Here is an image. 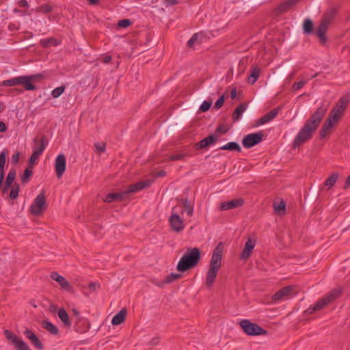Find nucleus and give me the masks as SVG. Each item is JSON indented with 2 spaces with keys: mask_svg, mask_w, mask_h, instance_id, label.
Segmentation results:
<instances>
[{
  "mask_svg": "<svg viewBox=\"0 0 350 350\" xmlns=\"http://www.w3.org/2000/svg\"><path fill=\"white\" fill-rule=\"evenodd\" d=\"M335 14V10L333 9L329 10L324 15L323 18H327L329 20V23L331 22Z\"/></svg>",
  "mask_w": 350,
  "mask_h": 350,
  "instance_id": "49530a36",
  "label": "nucleus"
},
{
  "mask_svg": "<svg viewBox=\"0 0 350 350\" xmlns=\"http://www.w3.org/2000/svg\"><path fill=\"white\" fill-rule=\"evenodd\" d=\"M33 172L31 167H27L25 169L23 174L21 176V181L23 183H26L29 181V179L32 176Z\"/></svg>",
  "mask_w": 350,
  "mask_h": 350,
  "instance_id": "c9c22d12",
  "label": "nucleus"
},
{
  "mask_svg": "<svg viewBox=\"0 0 350 350\" xmlns=\"http://www.w3.org/2000/svg\"><path fill=\"white\" fill-rule=\"evenodd\" d=\"M260 75V70L258 68H254L252 70L250 76L248 77V81L254 84L258 79Z\"/></svg>",
  "mask_w": 350,
  "mask_h": 350,
  "instance_id": "473e14b6",
  "label": "nucleus"
},
{
  "mask_svg": "<svg viewBox=\"0 0 350 350\" xmlns=\"http://www.w3.org/2000/svg\"><path fill=\"white\" fill-rule=\"evenodd\" d=\"M328 25L329 20H327V18H323L322 21L321 22L320 25H319L316 31V33L322 43L325 42L327 40L325 33L327 31Z\"/></svg>",
  "mask_w": 350,
  "mask_h": 350,
  "instance_id": "a211bd4d",
  "label": "nucleus"
},
{
  "mask_svg": "<svg viewBox=\"0 0 350 350\" xmlns=\"http://www.w3.org/2000/svg\"><path fill=\"white\" fill-rule=\"evenodd\" d=\"M247 105L246 103H243L240 104L235 109L234 111L233 112V114L232 116V120L234 122H237L238 120H239L241 118L243 113L247 109Z\"/></svg>",
  "mask_w": 350,
  "mask_h": 350,
  "instance_id": "4be33fe9",
  "label": "nucleus"
},
{
  "mask_svg": "<svg viewBox=\"0 0 350 350\" xmlns=\"http://www.w3.org/2000/svg\"><path fill=\"white\" fill-rule=\"evenodd\" d=\"M224 96H221L219 98V99L215 102V108L217 109H219L224 104Z\"/></svg>",
  "mask_w": 350,
  "mask_h": 350,
  "instance_id": "8fccbe9b",
  "label": "nucleus"
},
{
  "mask_svg": "<svg viewBox=\"0 0 350 350\" xmlns=\"http://www.w3.org/2000/svg\"><path fill=\"white\" fill-rule=\"evenodd\" d=\"M64 90H65L64 86L62 85V86L57 87L52 90L51 96L53 98H57L63 94Z\"/></svg>",
  "mask_w": 350,
  "mask_h": 350,
  "instance_id": "e433bc0d",
  "label": "nucleus"
},
{
  "mask_svg": "<svg viewBox=\"0 0 350 350\" xmlns=\"http://www.w3.org/2000/svg\"><path fill=\"white\" fill-rule=\"evenodd\" d=\"M200 259V250L198 247L188 248L187 252L181 257L178 265L177 270L181 272L195 267Z\"/></svg>",
  "mask_w": 350,
  "mask_h": 350,
  "instance_id": "20e7f679",
  "label": "nucleus"
},
{
  "mask_svg": "<svg viewBox=\"0 0 350 350\" xmlns=\"http://www.w3.org/2000/svg\"><path fill=\"white\" fill-rule=\"evenodd\" d=\"M166 6H171L177 3V0H165Z\"/></svg>",
  "mask_w": 350,
  "mask_h": 350,
  "instance_id": "3c124183",
  "label": "nucleus"
},
{
  "mask_svg": "<svg viewBox=\"0 0 350 350\" xmlns=\"http://www.w3.org/2000/svg\"><path fill=\"white\" fill-rule=\"evenodd\" d=\"M127 311L125 308L122 309L118 314H116L111 320V323L113 325H118L122 323L126 318Z\"/></svg>",
  "mask_w": 350,
  "mask_h": 350,
  "instance_id": "5701e85b",
  "label": "nucleus"
},
{
  "mask_svg": "<svg viewBox=\"0 0 350 350\" xmlns=\"http://www.w3.org/2000/svg\"><path fill=\"white\" fill-rule=\"evenodd\" d=\"M95 152L97 154L104 152L106 149V144L104 142H97L94 144Z\"/></svg>",
  "mask_w": 350,
  "mask_h": 350,
  "instance_id": "4c0bfd02",
  "label": "nucleus"
},
{
  "mask_svg": "<svg viewBox=\"0 0 350 350\" xmlns=\"http://www.w3.org/2000/svg\"><path fill=\"white\" fill-rule=\"evenodd\" d=\"M177 209L176 206L172 208V214L169 217V223L173 231L180 232L185 228V224Z\"/></svg>",
  "mask_w": 350,
  "mask_h": 350,
  "instance_id": "9d476101",
  "label": "nucleus"
},
{
  "mask_svg": "<svg viewBox=\"0 0 350 350\" xmlns=\"http://www.w3.org/2000/svg\"><path fill=\"white\" fill-rule=\"evenodd\" d=\"M46 197L44 191H42L33 200L30 206V212L33 215L39 216L46 209Z\"/></svg>",
  "mask_w": 350,
  "mask_h": 350,
  "instance_id": "1a4fd4ad",
  "label": "nucleus"
},
{
  "mask_svg": "<svg viewBox=\"0 0 350 350\" xmlns=\"http://www.w3.org/2000/svg\"><path fill=\"white\" fill-rule=\"evenodd\" d=\"M40 42V44L43 47H48L50 46H57V45H59L60 43L57 39H55L54 38H49L42 39Z\"/></svg>",
  "mask_w": 350,
  "mask_h": 350,
  "instance_id": "c756f323",
  "label": "nucleus"
},
{
  "mask_svg": "<svg viewBox=\"0 0 350 350\" xmlns=\"http://www.w3.org/2000/svg\"><path fill=\"white\" fill-rule=\"evenodd\" d=\"M263 135L261 132L250 133L244 137L242 141L243 146L250 148L259 144L262 140Z\"/></svg>",
  "mask_w": 350,
  "mask_h": 350,
  "instance_id": "9b49d317",
  "label": "nucleus"
},
{
  "mask_svg": "<svg viewBox=\"0 0 350 350\" xmlns=\"http://www.w3.org/2000/svg\"><path fill=\"white\" fill-rule=\"evenodd\" d=\"M19 191H20L19 185L17 183H14L12 186H11L10 198L13 200L17 198V197L18 196Z\"/></svg>",
  "mask_w": 350,
  "mask_h": 350,
  "instance_id": "f704fd0d",
  "label": "nucleus"
},
{
  "mask_svg": "<svg viewBox=\"0 0 350 350\" xmlns=\"http://www.w3.org/2000/svg\"><path fill=\"white\" fill-rule=\"evenodd\" d=\"M308 81V79H302L299 82L294 83L292 86L293 90L297 91V90L302 88L304 86V85L306 84Z\"/></svg>",
  "mask_w": 350,
  "mask_h": 350,
  "instance_id": "58836bf2",
  "label": "nucleus"
},
{
  "mask_svg": "<svg viewBox=\"0 0 350 350\" xmlns=\"http://www.w3.org/2000/svg\"><path fill=\"white\" fill-rule=\"evenodd\" d=\"M217 139V137L213 135H209L207 137L202 139L198 144V148H204L208 146L213 144Z\"/></svg>",
  "mask_w": 350,
  "mask_h": 350,
  "instance_id": "b1692460",
  "label": "nucleus"
},
{
  "mask_svg": "<svg viewBox=\"0 0 350 350\" xmlns=\"http://www.w3.org/2000/svg\"><path fill=\"white\" fill-rule=\"evenodd\" d=\"M16 176V173L14 170H10L6 176L5 184H7V186H12L14 185L13 183L15 180Z\"/></svg>",
  "mask_w": 350,
  "mask_h": 350,
  "instance_id": "7c9ffc66",
  "label": "nucleus"
},
{
  "mask_svg": "<svg viewBox=\"0 0 350 350\" xmlns=\"http://www.w3.org/2000/svg\"><path fill=\"white\" fill-rule=\"evenodd\" d=\"M295 73V72H293L291 73V74L288 75V77H287V79H288V80H291V79L293 78Z\"/></svg>",
  "mask_w": 350,
  "mask_h": 350,
  "instance_id": "0e129e2a",
  "label": "nucleus"
},
{
  "mask_svg": "<svg viewBox=\"0 0 350 350\" xmlns=\"http://www.w3.org/2000/svg\"><path fill=\"white\" fill-rule=\"evenodd\" d=\"M51 278L55 282H57L62 288L65 289L68 291H72V286L66 280L64 277L59 275L57 272H52Z\"/></svg>",
  "mask_w": 350,
  "mask_h": 350,
  "instance_id": "f3484780",
  "label": "nucleus"
},
{
  "mask_svg": "<svg viewBox=\"0 0 350 350\" xmlns=\"http://www.w3.org/2000/svg\"><path fill=\"white\" fill-rule=\"evenodd\" d=\"M180 276L181 275L178 273H171L169 275H167L163 281L159 283H155V284L159 286H163V285L165 284L171 283L178 280V278H180Z\"/></svg>",
  "mask_w": 350,
  "mask_h": 350,
  "instance_id": "cd10ccee",
  "label": "nucleus"
},
{
  "mask_svg": "<svg viewBox=\"0 0 350 350\" xmlns=\"http://www.w3.org/2000/svg\"><path fill=\"white\" fill-rule=\"evenodd\" d=\"M293 290V287L287 286L273 295L271 299L274 302H280L288 298Z\"/></svg>",
  "mask_w": 350,
  "mask_h": 350,
  "instance_id": "2eb2a0df",
  "label": "nucleus"
},
{
  "mask_svg": "<svg viewBox=\"0 0 350 350\" xmlns=\"http://www.w3.org/2000/svg\"><path fill=\"white\" fill-rule=\"evenodd\" d=\"M328 109V104L323 102L321 106L312 113L304 126L297 133L293 141V146L297 148L308 141L317 130Z\"/></svg>",
  "mask_w": 350,
  "mask_h": 350,
  "instance_id": "f257e3e1",
  "label": "nucleus"
},
{
  "mask_svg": "<svg viewBox=\"0 0 350 350\" xmlns=\"http://www.w3.org/2000/svg\"><path fill=\"white\" fill-rule=\"evenodd\" d=\"M212 105V101L204 100L200 107L201 111L205 112L208 111Z\"/></svg>",
  "mask_w": 350,
  "mask_h": 350,
  "instance_id": "c03bdc74",
  "label": "nucleus"
},
{
  "mask_svg": "<svg viewBox=\"0 0 350 350\" xmlns=\"http://www.w3.org/2000/svg\"><path fill=\"white\" fill-rule=\"evenodd\" d=\"M42 327L51 334L57 335L59 332L58 328L49 321H44L42 322Z\"/></svg>",
  "mask_w": 350,
  "mask_h": 350,
  "instance_id": "bb28decb",
  "label": "nucleus"
},
{
  "mask_svg": "<svg viewBox=\"0 0 350 350\" xmlns=\"http://www.w3.org/2000/svg\"><path fill=\"white\" fill-rule=\"evenodd\" d=\"M20 154L19 152H16V154L12 155V161L15 163L18 162Z\"/></svg>",
  "mask_w": 350,
  "mask_h": 350,
  "instance_id": "603ef678",
  "label": "nucleus"
},
{
  "mask_svg": "<svg viewBox=\"0 0 350 350\" xmlns=\"http://www.w3.org/2000/svg\"><path fill=\"white\" fill-rule=\"evenodd\" d=\"M7 130V126L3 122H0V132L3 133Z\"/></svg>",
  "mask_w": 350,
  "mask_h": 350,
  "instance_id": "864d4df0",
  "label": "nucleus"
},
{
  "mask_svg": "<svg viewBox=\"0 0 350 350\" xmlns=\"http://www.w3.org/2000/svg\"><path fill=\"white\" fill-rule=\"evenodd\" d=\"M279 110L278 109H273L267 114L261 117L257 122L258 125H262L269 121L272 120L278 115Z\"/></svg>",
  "mask_w": 350,
  "mask_h": 350,
  "instance_id": "412c9836",
  "label": "nucleus"
},
{
  "mask_svg": "<svg viewBox=\"0 0 350 350\" xmlns=\"http://www.w3.org/2000/svg\"><path fill=\"white\" fill-rule=\"evenodd\" d=\"M165 176V171H160L157 173L156 176L157 177H162Z\"/></svg>",
  "mask_w": 350,
  "mask_h": 350,
  "instance_id": "bf43d9fd",
  "label": "nucleus"
},
{
  "mask_svg": "<svg viewBox=\"0 0 350 350\" xmlns=\"http://www.w3.org/2000/svg\"><path fill=\"white\" fill-rule=\"evenodd\" d=\"M38 12L48 13L51 11V7L49 5L44 4L36 9Z\"/></svg>",
  "mask_w": 350,
  "mask_h": 350,
  "instance_id": "ea45409f",
  "label": "nucleus"
},
{
  "mask_svg": "<svg viewBox=\"0 0 350 350\" xmlns=\"http://www.w3.org/2000/svg\"><path fill=\"white\" fill-rule=\"evenodd\" d=\"M98 285L96 283L92 282L88 285V288L92 291H95Z\"/></svg>",
  "mask_w": 350,
  "mask_h": 350,
  "instance_id": "6e6d98bb",
  "label": "nucleus"
},
{
  "mask_svg": "<svg viewBox=\"0 0 350 350\" xmlns=\"http://www.w3.org/2000/svg\"><path fill=\"white\" fill-rule=\"evenodd\" d=\"M187 154L183 152L180 153H176L171 154L170 156V159L172 161H178V160H183L185 157H186Z\"/></svg>",
  "mask_w": 350,
  "mask_h": 350,
  "instance_id": "37998d69",
  "label": "nucleus"
},
{
  "mask_svg": "<svg viewBox=\"0 0 350 350\" xmlns=\"http://www.w3.org/2000/svg\"><path fill=\"white\" fill-rule=\"evenodd\" d=\"M4 335L17 349V350H30L28 345L21 339L18 338L15 334L6 329L4 331Z\"/></svg>",
  "mask_w": 350,
  "mask_h": 350,
  "instance_id": "ddd939ff",
  "label": "nucleus"
},
{
  "mask_svg": "<svg viewBox=\"0 0 350 350\" xmlns=\"http://www.w3.org/2000/svg\"><path fill=\"white\" fill-rule=\"evenodd\" d=\"M58 317L66 327H70L71 326L72 323L68 314L64 308L59 310Z\"/></svg>",
  "mask_w": 350,
  "mask_h": 350,
  "instance_id": "393cba45",
  "label": "nucleus"
},
{
  "mask_svg": "<svg viewBox=\"0 0 350 350\" xmlns=\"http://www.w3.org/2000/svg\"><path fill=\"white\" fill-rule=\"evenodd\" d=\"M40 157V156L38 155L37 154V152H32V154L31 155L29 160V163L30 165L34 164L36 162V161L39 159Z\"/></svg>",
  "mask_w": 350,
  "mask_h": 350,
  "instance_id": "09e8293b",
  "label": "nucleus"
},
{
  "mask_svg": "<svg viewBox=\"0 0 350 350\" xmlns=\"http://www.w3.org/2000/svg\"><path fill=\"white\" fill-rule=\"evenodd\" d=\"M10 187H11V186H7V184H5L2 189L3 193L8 192Z\"/></svg>",
  "mask_w": 350,
  "mask_h": 350,
  "instance_id": "052dcab7",
  "label": "nucleus"
},
{
  "mask_svg": "<svg viewBox=\"0 0 350 350\" xmlns=\"http://www.w3.org/2000/svg\"><path fill=\"white\" fill-rule=\"evenodd\" d=\"M24 334L26 336L27 338L30 340L31 343L40 350L43 349V345L38 339V338L36 336V334L30 329H26L24 332Z\"/></svg>",
  "mask_w": 350,
  "mask_h": 350,
  "instance_id": "aec40b11",
  "label": "nucleus"
},
{
  "mask_svg": "<svg viewBox=\"0 0 350 350\" xmlns=\"http://www.w3.org/2000/svg\"><path fill=\"white\" fill-rule=\"evenodd\" d=\"M350 187V175L347 177L346 182L345 183L344 187L347 188Z\"/></svg>",
  "mask_w": 350,
  "mask_h": 350,
  "instance_id": "13d9d810",
  "label": "nucleus"
},
{
  "mask_svg": "<svg viewBox=\"0 0 350 350\" xmlns=\"http://www.w3.org/2000/svg\"><path fill=\"white\" fill-rule=\"evenodd\" d=\"M184 211L181 210L180 213L183 214L184 211L186 212L188 216H192L193 213V205L190 202L189 200H185L183 201Z\"/></svg>",
  "mask_w": 350,
  "mask_h": 350,
  "instance_id": "c85d7f7f",
  "label": "nucleus"
},
{
  "mask_svg": "<svg viewBox=\"0 0 350 350\" xmlns=\"http://www.w3.org/2000/svg\"><path fill=\"white\" fill-rule=\"evenodd\" d=\"M274 210L277 213H280L282 211H284L285 210V203L282 201L279 203H275L274 205Z\"/></svg>",
  "mask_w": 350,
  "mask_h": 350,
  "instance_id": "a19ab883",
  "label": "nucleus"
},
{
  "mask_svg": "<svg viewBox=\"0 0 350 350\" xmlns=\"http://www.w3.org/2000/svg\"><path fill=\"white\" fill-rule=\"evenodd\" d=\"M40 75L20 76L10 79L3 81L0 83V86H14L23 85L26 90H34L36 86L32 84V81L39 79Z\"/></svg>",
  "mask_w": 350,
  "mask_h": 350,
  "instance_id": "423d86ee",
  "label": "nucleus"
},
{
  "mask_svg": "<svg viewBox=\"0 0 350 350\" xmlns=\"http://www.w3.org/2000/svg\"><path fill=\"white\" fill-rule=\"evenodd\" d=\"M219 149L236 152H241V150L239 144L234 142H228V144L221 146Z\"/></svg>",
  "mask_w": 350,
  "mask_h": 350,
  "instance_id": "a878e982",
  "label": "nucleus"
},
{
  "mask_svg": "<svg viewBox=\"0 0 350 350\" xmlns=\"http://www.w3.org/2000/svg\"><path fill=\"white\" fill-rule=\"evenodd\" d=\"M243 200L241 198L234 199L230 201L224 202L220 204L219 209L221 211H227L237 207L242 206L243 204Z\"/></svg>",
  "mask_w": 350,
  "mask_h": 350,
  "instance_id": "dca6fc26",
  "label": "nucleus"
},
{
  "mask_svg": "<svg viewBox=\"0 0 350 350\" xmlns=\"http://www.w3.org/2000/svg\"><path fill=\"white\" fill-rule=\"evenodd\" d=\"M299 1V0H288L282 5L281 8L282 10H287L290 7L295 5Z\"/></svg>",
  "mask_w": 350,
  "mask_h": 350,
  "instance_id": "79ce46f5",
  "label": "nucleus"
},
{
  "mask_svg": "<svg viewBox=\"0 0 350 350\" xmlns=\"http://www.w3.org/2000/svg\"><path fill=\"white\" fill-rule=\"evenodd\" d=\"M338 178V175L337 173L332 174L330 176H329L325 182V185L328 187V188H331L334 185L337 179Z\"/></svg>",
  "mask_w": 350,
  "mask_h": 350,
  "instance_id": "2f4dec72",
  "label": "nucleus"
},
{
  "mask_svg": "<svg viewBox=\"0 0 350 350\" xmlns=\"http://www.w3.org/2000/svg\"><path fill=\"white\" fill-rule=\"evenodd\" d=\"M111 57L110 55H106L103 57V62L105 64H107L111 61Z\"/></svg>",
  "mask_w": 350,
  "mask_h": 350,
  "instance_id": "4d7b16f0",
  "label": "nucleus"
},
{
  "mask_svg": "<svg viewBox=\"0 0 350 350\" xmlns=\"http://www.w3.org/2000/svg\"><path fill=\"white\" fill-rule=\"evenodd\" d=\"M304 31L305 33L309 34L313 31V24L310 19H306L303 25Z\"/></svg>",
  "mask_w": 350,
  "mask_h": 350,
  "instance_id": "72a5a7b5",
  "label": "nucleus"
},
{
  "mask_svg": "<svg viewBox=\"0 0 350 350\" xmlns=\"http://www.w3.org/2000/svg\"><path fill=\"white\" fill-rule=\"evenodd\" d=\"M198 34L195 33L188 41L187 45L189 47H194L196 44L198 43Z\"/></svg>",
  "mask_w": 350,
  "mask_h": 350,
  "instance_id": "a18cd8bd",
  "label": "nucleus"
},
{
  "mask_svg": "<svg viewBox=\"0 0 350 350\" xmlns=\"http://www.w3.org/2000/svg\"><path fill=\"white\" fill-rule=\"evenodd\" d=\"M131 21L130 19H122L118 22V26L122 28H125L131 25Z\"/></svg>",
  "mask_w": 350,
  "mask_h": 350,
  "instance_id": "de8ad7c7",
  "label": "nucleus"
},
{
  "mask_svg": "<svg viewBox=\"0 0 350 350\" xmlns=\"http://www.w3.org/2000/svg\"><path fill=\"white\" fill-rule=\"evenodd\" d=\"M256 243V239L254 235L250 236L243 247V251L241 253L240 258L243 260H247L252 254Z\"/></svg>",
  "mask_w": 350,
  "mask_h": 350,
  "instance_id": "f8f14e48",
  "label": "nucleus"
},
{
  "mask_svg": "<svg viewBox=\"0 0 350 350\" xmlns=\"http://www.w3.org/2000/svg\"><path fill=\"white\" fill-rule=\"evenodd\" d=\"M340 290L338 288L334 289L323 296L320 300L310 306L305 312L310 314L315 312L320 311L325 308L328 304L333 302L340 295Z\"/></svg>",
  "mask_w": 350,
  "mask_h": 350,
  "instance_id": "0eeeda50",
  "label": "nucleus"
},
{
  "mask_svg": "<svg viewBox=\"0 0 350 350\" xmlns=\"http://www.w3.org/2000/svg\"><path fill=\"white\" fill-rule=\"evenodd\" d=\"M33 142L36 145L33 148V152H37L38 155L41 156L47 146L45 137H42L40 139L35 138Z\"/></svg>",
  "mask_w": 350,
  "mask_h": 350,
  "instance_id": "6ab92c4d",
  "label": "nucleus"
},
{
  "mask_svg": "<svg viewBox=\"0 0 350 350\" xmlns=\"http://www.w3.org/2000/svg\"><path fill=\"white\" fill-rule=\"evenodd\" d=\"M223 257V245L219 243L215 248L209 264L206 276V286L211 288L216 279L217 275L221 269Z\"/></svg>",
  "mask_w": 350,
  "mask_h": 350,
  "instance_id": "7ed1b4c3",
  "label": "nucleus"
},
{
  "mask_svg": "<svg viewBox=\"0 0 350 350\" xmlns=\"http://www.w3.org/2000/svg\"><path fill=\"white\" fill-rule=\"evenodd\" d=\"M348 103L349 98L347 97H342L340 98L331 111L328 118L325 122L320 131L321 137H325L330 129L338 122L340 118L342 116Z\"/></svg>",
  "mask_w": 350,
  "mask_h": 350,
  "instance_id": "f03ea898",
  "label": "nucleus"
},
{
  "mask_svg": "<svg viewBox=\"0 0 350 350\" xmlns=\"http://www.w3.org/2000/svg\"><path fill=\"white\" fill-rule=\"evenodd\" d=\"M73 312H74L76 315H78V314H79V312H78L77 310H75V309H74V310H73Z\"/></svg>",
  "mask_w": 350,
  "mask_h": 350,
  "instance_id": "338daca9",
  "label": "nucleus"
},
{
  "mask_svg": "<svg viewBox=\"0 0 350 350\" xmlns=\"http://www.w3.org/2000/svg\"><path fill=\"white\" fill-rule=\"evenodd\" d=\"M152 345H156L158 343V338H153L151 341Z\"/></svg>",
  "mask_w": 350,
  "mask_h": 350,
  "instance_id": "e2e57ef3",
  "label": "nucleus"
},
{
  "mask_svg": "<svg viewBox=\"0 0 350 350\" xmlns=\"http://www.w3.org/2000/svg\"><path fill=\"white\" fill-rule=\"evenodd\" d=\"M66 160L63 154H59L55 161V172L58 178H61L66 170Z\"/></svg>",
  "mask_w": 350,
  "mask_h": 350,
  "instance_id": "4468645a",
  "label": "nucleus"
},
{
  "mask_svg": "<svg viewBox=\"0 0 350 350\" xmlns=\"http://www.w3.org/2000/svg\"><path fill=\"white\" fill-rule=\"evenodd\" d=\"M90 4H95L97 3L98 0H88Z\"/></svg>",
  "mask_w": 350,
  "mask_h": 350,
  "instance_id": "69168bd1",
  "label": "nucleus"
},
{
  "mask_svg": "<svg viewBox=\"0 0 350 350\" xmlns=\"http://www.w3.org/2000/svg\"><path fill=\"white\" fill-rule=\"evenodd\" d=\"M19 5L21 7L28 8L29 3L27 0H21L19 1Z\"/></svg>",
  "mask_w": 350,
  "mask_h": 350,
  "instance_id": "5fc2aeb1",
  "label": "nucleus"
},
{
  "mask_svg": "<svg viewBox=\"0 0 350 350\" xmlns=\"http://www.w3.org/2000/svg\"><path fill=\"white\" fill-rule=\"evenodd\" d=\"M152 184V180H146L144 181L138 182L135 184L129 185L126 190L121 193H113L107 195L104 199L106 202H112L115 200H122L124 198L125 195L129 193H134L139 191L144 188L149 187Z\"/></svg>",
  "mask_w": 350,
  "mask_h": 350,
  "instance_id": "39448f33",
  "label": "nucleus"
},
{
  "mask_svg": "<svg viewBox=\"0 0 350 350\" xmlns=\"http://www.w3.org/2000/svg\"><path fill=\"white\" fill-rule=\"evenodd\" d=\"M230 96L232 97V98H234L237 96V92H236V90H232L231 91V93H230Z\"/></svg>",
  "mask_w": 350,
  "mask_h": 350,
  "instance_id": "680f3d73",
  "label": "nucleus"
},
{
  "mask_svg": "<svg viewBox=\"0 0 350 350\" xmlns=\"http://www.w3.org/2000/svg\"><path fill=\"white\" fill-rule=\"evenodd\" d=\"M239 325L243 332L248 336H261L266 335L267 331L260 327L255 323H252L247 319L241 320L239 322Z\"/></svg>",
  "mask_w": 350,
  "mask_h": 350,
  "instance_id": "6e6552de",
  "label": "nucleus"
}]
</instances>
